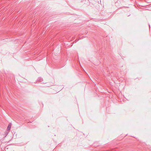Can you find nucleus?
<instances>
[{"mask_svg":"<svg viewBox=\"0 0 151 151\" xmlns=\"http://www.w3.org/2000/svg\"><path fill=\"white\" fill-rule=\"evenodd\" d=\"M38 80L39 81L41 82V83H43L42 82L43 81V79L41 77H39L38 79Z\"/></svg>","mask_w":151,"mask_h":151,"instance_id":"f257e3e1","label":"nucleus"},{"mask_svg":"<svg viewBox=\"0 0 151 151\" xmlns=\"http://www.w3.org/2000/svg\"><path fill=\"white\" fill-rule=\"evenodd\" d=\"M11 123L9 124L8 125V127H7V130H10V128L11 127Z\"/></svg>","mask_w":151,"mask_h":151,"instance_id":"f03ea898","label":"nucleus"},{"mask_svg":"<svg viewBox=\"0 0 151 151\" xmlns=\"http://www.w3.org/2000/svg\"><path fill=\"white\" fill-rule=\"evenodd\" d=\"M130 15V14H129V15H128V16H129Z\"/></svg>","mask_w":151,"mask_h":151,"instance_id":"7ed1b4c3","label":"nucleus"},{"mask_svg":"<svg viewBox=\"0 0 151 151\" xmlns=\"http://www.w3.org/2000/svg\"><path fill=\"white\" fill-rule=\"evenodd\" d=\"M149 27H150V24H149Z\"/></svg>","mask_w":151,"mask_h":151,"instance_id":"20e7f679","label":"nucleus"}]
</instances>
